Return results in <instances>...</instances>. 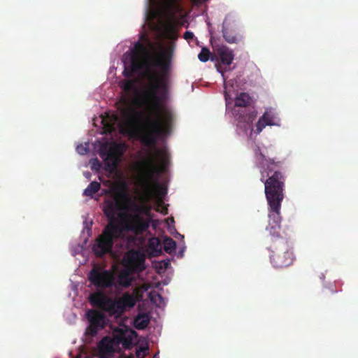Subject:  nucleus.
<instances>
[{"mask_svg":"<svg viewBox=\"0 0 358 358\" xmlns=\"http://www.w3.org/2000/svg\"><path fill=\"white\" fill-rule=\"evenodd\" d=\"M150 50H155L153 43L145 34H141L139 41L134 43L130 64L125 66L123 75L131 78L138 71L144 70L149 81V88L144 92V98L151 102L150 110L160 116L152 119L143 111L127 108L122 110V117L125 129L131 136L138 138L145 146L153 147L158 138L171 132L174 116L169 109H161V103L166 96L161 95L157 71L152 69L149 59Z\"/></svg>","mask_w":358,"mask_h":358,"instance_id":"f257e3e1","label":"nucleus"},{"mask_svg":"<svg viewBox=\"0 0 358 358\" xmlns=\"http://www.w3.org/2000/svg\"><path fill=\"white\" fill-rule=\"evenodd\" d=\"M255 159L256 166L259 169L260 181L264 184V193L269 208L266 229L274 238H279L282 221L280 208L285 186L283 163L267 158L259 147L255 150Z\"/></svg>","mask_w":358,"mask_h":358,"instance_id":"f03ea898","label":"nucleus"},{"mask_svg":"<svg viewBox=\"0 0 358 358\" xmlns=\"http://www.w3.org/2000/svg\"><path fill=\"white\" fill-rule=\"evenodd\" d=\"M120 199H129L127 194L121 191L112 199H106L103 204V211L108 220L102 234L96 239L92 250L97 257H102L110 252L114 241L122 233L121 227L116 224L117 213L122 209Z\"/></svg>","mask_w":358,"mask_h":358,"instance_id":"7ed1b4c3","label":"nucleus"},{"mask_svg":"<svg viewBox=\"0 0 358 358\" xmlns=\"http://www.w3.org/2000/svg\"><path fill=\"white\" fill-rule=\"evenodd\" d=\"M190 1L199 3L202 0ZM185 15L180 0H161L157 6L149 9L144 22H187L183 20Z\"/></svg>","mask_w":358,"mask_h":358,"instance_id":"20e7f679","label":"nucleus"},{"mask_svg":"<svg viewBox=\"0 0 358 358\" xmlns=\"http://www.w3.org/2000/svg\"><path fill=\"white\" fill-rule=\"evenodd\" d=\"M175 49V44L171 42L162 51L157 55L150 54L149 59L151 60L152 67L157 69V77L158 85L161 88V95L167 96L169 90L171 60Z\"/></svg>","mask_w":358,"mask_h":358,"instance_id":"39448f33","label":"nucleus"},{"mask_svg":"<svg viewBox=\"0 0 358 358\" xmlns=\"http://www.w3.org/2000/svg\"><path fill=\"white\" fill-rule=\"evenodd\" d=\"M269 250L272 252L270 257L271 262L274 267L284 268L293 263V252L284 238H275Z\"/></svg>","mask_w":358,"mask_h":358,"instance_id":"423d86ee","label":"nucleus"},{"mask_svg":"<svg viewBox=\"0 0 358 358\" xmlns=\"http://www.w3.org/2000/svg\"><path fill=\"white\" fill-rule=\"evenodd\" d=\"M141 204L131 203L129 206V213L124 215L123 219L124 229L136 236L142 235L148 229V220H144L141 215Z\"/></svg>","mask_w":358,"mask_h":358,"instance_id":"0eeeda50","label":"nucleus"},{"mask_svg":"<svg viewBox=\"0 0 358 358\" xmlns=\"http://www.w3.org/2000/svg\"><path fill=\"white\" fill-rule=\"evenodd\" d=\"M251 103V97L245 92L240 93L235 99V117L243 122L252 123L257 116V112L248 107Z\"/></svg>","mask_w":358,"mask_h":358,"instance_id":"6e6552de","label":"nucleus"},{"mask_svg":"<svg viewBox=\"0 0 358 358\" xmlns=\"http://www.w3.org/2000/svg\"><path fill=\"white\" fill-rule=\"evenodd\" d=\"M88 279L95 287L101 289L110 288L115 285L114 274L98 266H94L90 271Z\"/></svg>","mask_w":358,"mask_h":358,"instance_id":"1a4fd4ad","label":"nucleus"},{"mask_svg":"<svg viewBox=\"0 0 358 358\" xmlns=\"http://www.w3.org/2000/svg\"><path fill=\"white\" fill-rule=\"evenodd\" d=\"M122 153V145L115 142L105 143L100 148L99 155L108 167H115L117 158Z\"/></svg>","mask_w":358,"mask_h":358,"instance_id":"9d476101","label":"nucleus"},{"mask_svg":"<svg viewBox=\"0 0 358 358\" xmlns=\"http://www.w3.org/2000/svg\"><path fill=\"white\" fill-rule=\"evenodd\" d=\"M89 322L85 334L90 336H94L98 331L103 329L107 324L106 315L96 310H89L86 313Z\"/></svg>","mask_w":358,"mask_h":358,"instance_id":"9b49d317","label":"nucleus"},{"mask_svg":"<svg viewBox=\"0 0 358 358\" xmlns=\"http://www.w3.org/2000/svg\"><path fill=\"white\" fill-rule=\"evenodd\" d=\"M145 255L138 250H131L124 257L125 266L133 273H141L145 269Z\"/></svg>","mask_w":358,"mask_h":358,"instance_id":"f8f14e48","label":"nucleus"},{"mask_svg":"<svg viewBox=\"0 0 358 358\" xmlns=\"http://www.w3.org/2000/svg\"><path fill=\"white\" fill-rule=\"evenodd\" d=\"M136 335L135 331L124 326L114 330L113 339L117 344H122L124 349H130L132 347L134 337Z\"/></svg>","mask_w":358,"mask_h":358,"instance_id":"ddd939ff","label":"nucleus"},{"mask_svg":"<svg viewBox=\"0 0 358 358\" xmlns=\"http://www.w3.org/2000/svg\"><path fill=\"white\" fill-rule=\"evenodd\" d=\"M280 120L272 110H266L256 124V133L259 134L266 126L279 125Z\"/></svg>","mask_w":358,"mask_h":358,"instance_id":"4468645a","label":"nucleus"},{"mask_svg":"<svg viewBox=\"0 0 358 358\" xmlns=\"http://www.w3.org/2000/svg\"><path fill=\"white\" fill-rule=\"evenodd\" d=\"M148 24L151 29H163V37L166 39L171 40L172 41L178 38V34L173 25L176 24H143V27ZM180 25L184 26L185 24H179Z\"/></svg>","mask_w":358,"mask_h":358,"instance_id":"2eb2a0df","label":"nucleus"},{"mask_svg":"<svg viewBox=\"0 0 358 358\" xmlns=\"http://www.w3.org/2000/svg\"><path fill=\"white\" fill-rule=\"evenodd\" d=\"M222 34L224 40L229 43H236L242 38L231 24H222Z\"/></svg>","mask_w":358,"mask_h":358,"instance_id":"dca6fc26","label":"nucleus"},{"mask_svg":"<svg viewBox=\"0 0 358 358\" xmlns=\"http://www.w3.org/2000/svg\"><path fill=\"white\" fill-rule=\"evenodd\" d=\"M109 299L110 298L102 292H96L91 294L90 296V301L91 304L103 310H106Z\"/></svg>","mask_w":358,"mask_h":358,"instance_id":"f3484780","label":"nucleus"},{"mask_svg":"<svg viewBox=\"0 0 358 358\" xmlns=\"http://www.w3.org/2000/svg\"><path fill=\"white\" fill-rule=\"evenodd\" d=\"M216 53L222 64L230 65L234 59V54L227 46L222 45L216 48Z\"/></svg>","mask_w":358,"mask_h":358,"instance_id":"a211bd4d","label":"nucleus"},{"mask_svg":"<svg viewBox=\"0 0 358 358\" xmlns=\"http://www.w3.org/2000/svg\"><path fill=\"white\" fill-rule=\"evenodd\" d=\"M105 311L108 312L110 315L120 317L125 311V309L119 298L116 300L110 298Z\"/></svg>","mask_w":358,"mask_h":358,"instance_id":"6ab92c4d","label":"nucleus"},{"mask_svg":"<svg viewBox=\"0 0 358 358\" xmlns=\"http://www.w3.org/2000/svg\"><path fill=\"white\" fill-rule=\"evenodd\" d=\"M99 351L101 357H111L115 352L113 341L108 338H103L99 345Z\"/></svg>","mask_w":358,"mask_h":358,"instance_id":"aec40b11","label":"nucleus"},{"mask_svg":"<svg viewBox=\"0 0 358 358\" xmlns=\"http://www.w3.org/2000/svg\"><path fill=\"white\" fill-rule=\"evenodd\" d=\"M141 166L149 178L152 177L157 169L155 159L152 156H150L144 159L141 164Z\"/></svg>","mask_w":358,"mask_h":358,"instance_id":"412c9836","label":"nucleus"},{"mask_svg":"<svg viewBox=\"0 0 358 358\" xmlns=\"http://www.w3.org/2000/svg\"><path fill=\"white\" fill-rule=\"evenodd\" d=\"M150 323V317L147 313H139L134 319V327L137 329H145Z\"/></svg>","mask_w":358,"mask_h":358,"instance_id":"4be33fe9","label":"nucleus"},{"mask_svg":"<svg viewBox=\"0 0 358 358\" xmlns=\"http://www.w3.org/2000/svg\"><path fill=\"white\" fill-rule=\"evenodd\" d=\"M129 271V270H122L117 275V282L122 287H129L131 285L132 278Z\"/></svg>","mask_w":358,"mask_h":358,"instance_id":"5701e85b","label":"nucleus"},{"mask_svg":"<svg viewBox=\"0 0 358 358\" xmlns=\"http://www.w3.org/2000/svg\"><path fill=\"white\" fill-rule=\"evenodd\" d=\"M148 248L151 252L155 253V255H158L162 251V243L159 238L152 237L148 241Z\"/></svg>","mask_w":358,"mask_h":358,"instance_id":"b1692460","label":"nucleus"},{"mask_svg":"<svg viewBox=\"0 0 358 358\" xmlns=\"http://www.w3.org/2000/svg\"><path fill=\"white\" fill-rule=\"evenodd\" d=\"M121 301L124 308L126 310L127 308H133L136 303L135 297L129 293L124 294L121 297L119 298Z\"/></svg>","mask_w":358,"mask_h":358,"instance_id":"393cba45","label":"nucleus"},{"mask_svg":"<svg viewBox=\"0 0 358 358\" xmlns=\"http://www.w3.org/2000/svg\"><path fill=\"white\" fill-rule=\"evenodd\" d=\"M101 188V185L96 181H93L90 183L87 188L83 192V195L92 197Z\"/></svg>","mask_w":358,"mask_h":358,"instance_id":"a878e982","label":"nucleus"},{"mask_svg":"<svg viewBox=\"0 0 358 358\" xmlns=\"http://www.w3.org/2000/svg\"><path fill=\"white\" fill-rule=\"evenodd\" d=\"M176 248V241L170 238V237H166L164 240V250L167 253H171L175 250Z\"/></svg>","mask_w":358,"mask_h":358,"instance_id":"bb28decb","label":"nucleus"},{"mask_svg":"<svg viewBox=\"0 0 358 358\" xmlns=\"http://www.w3.org/2000/svg\"><path fill=\"white\" fill-rule=\"evenodd\" d=\"M141 215L143 216L144 220H148V228L152 221V215L151 213V207L148 205H142Z\"/></svg>","mask_w":358,"mask_h":358,"instance_id":"cd10ccee","label":"nucleus"},{"mask_svg":"<svg viewBox=\"0 0 358 358\" xmlns=\"http://www.w3.org/2000/svg\"><path fill=\"white\" fill-rule=\"evenodd\" d=\"M136 80H124L122 82L121 88L127 93H130L135 90Z\"/></svg>","mask_w":358,"mask_h":358,"instance_id":"c85d7f7f","label":"nucleus"},{"mask_svg":"<svg viewBox=\"0 0 358 358\" xmlns=\"http://www.w3.org/2000/svg\"><path fill=\"white\" fill-rule=\"evenodd\" d=\"M211 53L206 48H203L198 55L199 59L202 62H206L210 59Z\"/></svg>","mask_w":358,"mask_h":358,"instance_id":"c756f323","label":"nucleus"},{"mask_svg":"<svg viewBox=\"0 0 358 358\" xmlns=\"http://www.w3.org/2000/svg\"><path fill=\"white\" fill-rule=\"evenodd\" d=\"M110 120H111V122L106 123V126H107L109 129H113L115 124L118 121V116L115 114L112 115Z\"/></svg>","mask_w":358,"mask_h":358,"instance_id":"7c9ffc66","label":"nucleus"},{"mask_svg":"<svg viewBox=\"0 0 358 358\" xmlns=\"http://www.w3.org/2000/svg\"><path fill=\"white\" fill-rule=\"evenodd\" d=\"M76 150L80 155H85L87 152L88 149L83 145H79L77 146Z\"/></svg>","mask_w":358,"mask_h":358,"instance_id":"2f4dec72","label":"nucleus"},{"mask_svg":"<svg viewBox=\"0 0 358 358\" xmlns=\"http://www.w3.org/2000/svg\"><path fill=\"white\" fill-rule=\"evenodd\" d=\"M194 37V34L191 31H185L184 34V38L186 40L192 39Z\"/></svg>","mask_w":358,"mask_h":358,"instance_id":"473e14b6","label":"nucleus"},{"mask_svg":"<svg viewBox=\"0 0 358 358\" xmlns=\"http://www.w3.org/2000/svg\"><path fill=\"white\" fill-rule=\"evenodd\" d=\"M157 154L160 155V157L162 158V162L163 164H165V161H166L164 154L162 151H160V150H157Z\"/></svg>","mask_w":358,"mask_h":358,"instance_id":"72a5a7b5","label":"nucleus"},{"mask_svg":"<svg viewBox=\"0 0 358 358\" xmlns=\"http://www.w3.org/2000/svg\"><path fill=\"white\" fill-rule=\"evenodd\" d=\"M142 351V349H140V350H136V356L137 357H139L140 355V352Z\"/></svg>","mask_w":358,"mask_h":358,"instance_id":"f704fd0d","label":"nucleus"},{"mask_svg":"<svg viewBox=\"0 0 358 358\" xmlns=\"http://www.w3.org/2000/svg\"><path fill=\"white\" fill-rule=\"evenodd\" d=\"M138 99H135V103H137V102H138Z\"/></svg>","mask_w":358,"mask_h":358,"instance_id":"c9c22d12","label":"nucleus"},{"mask_svg":"<svg viewBox=\"0 0 358 358\" xmlns=\"http://www.w3.org/2000/svg\"><path fill=\"white\" fill-rule=\"evenodd\" d=\"M152 227L155 228V224L154 222L152 223Z\"/></svg>","mask_w":358,"mask_h":358,"instance_id":"e433bc0d","label":"nucleus"},{"mask_svg":"<svg viewBox=\"0 0 358 358\" xmlns=\"http://www.w3.org/2000/svg\"><path fill=\"white\" fill-rule=\"evenodd\" d=\"M153 358H155V357H154Z\"/></svg>","mask_w":358,"mask_h":358,"instance_id":"4c0bfd02","label":"nucleus"},{"mask_svg":"<svg viewBox=\"0 0 358 358\" xmlns=\"http://www.w3.org/2000/svg\"><path fill=\"white\" fill-rule=\"evenodd\" d=\"M153 358H155V357H154Z\"/></svg>","mask_w":358,"mask_h":358,"instance_id":"58836bf2","label":"nucleus"}]
</instances>
